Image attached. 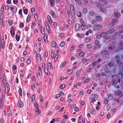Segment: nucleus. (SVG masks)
Listing matches in <instances>:
<instances>
[{
	"instance_id": "e2e57ef3",
	"label": "nucleus",
	"mask_w": 123,
	"mask_h": 123,
	"mask_svg": "<svg viewBox=\"0 0 123 123\" xmlns=\"http://www.w3.org/2000/svg\"><path fill=\"white\" fill-rule=\"evenodd\" d=\"M31 99L32 101H33L35 99V96L34 95H33L31 97Z\"/></svg>"
},
{
	"instance_id": "58836bf2",
	"label": "nucleus",
	"mask_w": 123,
	"mask_h": 123,
	"mask_svg": "<svg viewBox=\"0 0 123 123\" xmlns=\"http://www.w3.org/2000/svg\"><path fill=\"white\" fill-rule=\"evenodd\" d=\"M58 54L57 53L55 54L54 58L56 60H57L58 57Z\"/></svg>"
},
{
	"instance_id": "20e7f679",
	"label": "nucleus",
	"mask_w": 123,
	"mask_h": 123,
	"mask_svg": "<svg viewBox=\"0 0 123 123\" xmlns=\"http://www.w3.org/2000/svg\"><path fill=\"white\" fill-rule=\"evenodd\" d=\"M5 91L6 93H8L10 90L9 84L6 83L5 85Z\"/></svg>"
},
{
	"instance_id": "2eb2a0df",
	"label": "nucleus",
	"mask_w": 123,
	"mask_h": 123,
	"mask_svg": "<svg viewBox=\"0 0 123 123\" xmlns=\"http://www.w3.org/2000/svg\"><path fill=\"white\" fill-rule=\"evenodd\" d=\"M108 34L107 32H104L100 34V36H101L104 37H105L106 35Z\"/></svg>"
},
{
	"instance_id": "f8f14e48",
	"label": "nucleus",
	"mask_w": 123,
	"mask_h": 123,
	"mask_svg": "<svg viewBox=\"0 0 123 123\" xmlns=\"http://www.w3.org/2000/svg\"><path fill=\"white\" fill-rule=\"evenodd\" d=\"M47 18L48 20H49L50 24L51 25L52 24V21L51 19L50 16L49 15H48L47 16Z\"/></svg>"
},
{
	"instance_id": "09e8293b",
	"label": "nucleus",
	"mask_w": 123,
	"mask_h": 123,
	"mask_svg": "<svg viewBox=\"0 0 123 123\" xmlns=\"http://www.w3.org/2000/svg\"><path fill=\"white\" fill-rule=\"evenodd\" d=\"M87 61V60L86 58H84L82 60V61L83 62H86Z\"/></svg>"
},
{
	"instance_id": "79ce46f5",
	"label": "nucleus",
	"mask_w": 123,
	"mask_h": 123,
	"mask_svg": "<svg viewBox=\"0 0 123 123\" xmlns=\"http://www.w3.org/2000/svg\"><path fill=\"white\" fill-rule=\"evenodd\" d=\"M24 13L26 14H27L28 13V10L27 9H25L23 11Z\"/></svg>"
},
{
	"instance_id": "774afa93",
	"label": "nucleus",
	"mask_w": 123,
	"mask_h": 123,
	"mask_svg": "<svg viewBox=\"0 0 123 123\" xmlns=\"http://www.w3.org/2000/svg\"><path fill=\"white\" fill-rule=\"evenodd\" d=\"M48 55V52H46L45 53V55H44V56L45 57H47Z\"/></svg>"
},
{
	"instance_id": "393cba45",
	"label": "nucleus",
	"mask_w": 123,
	"mask_h": 123,
	"mask_svg": "<svg viewBox=\"0 0 123 123\" xmlns=\"http://www.w3.org/2000/svg\"><path fill=\"white\" fill-rule=\"evenodd\" d=\"M65 44V42L64 41H62L60 43V45L61 47H63L64 46Z\"/></svg>"
},
{
	"instance_id": "6e6d98bb",
	"label": "nucleus",
	"mask_w": 123,
	"mask_h": 123,
	"mask_svg": "<svg viewBox=\"0 0 123 123\" xmlns=\"http://www.w3.org/2000/svg\"><path fill=\"white\" fill-rule=\"evenodd\" d=\"M105 72L107 73L109 72V69L107 68L105 69Z\"/></svg>"
},
{
	"instance_id": "412c9836",
	"label": "nucleus",
	"mask_w": 123,
	"mask_h": 123,
	"mask_svg": "<svg viewBox=\"0 0 123 123\" xmlns=\"http://www.w3.org/2000/svg\"><path fill=\"white\" fill-rule=\"evenodd\" d=\"M114 15L116 18H117L120 16V14L118 12H115L114 13Z\"/></svg>"
},
{
	"instance_id": "473e14b6",
	"label": "nucleus",
	"mask_w": 123,
	"mask_h": 123,
	"mask_svg": "<svg viewBox=\"0 0 123 123\" xmlns=\"http://www.w3.org/2000/svg\"><path fill=\"white\" fill-rule=\"evenodd\" d=\"M108 99L110 100L113 99V97L111 94H109L108 95Z\"/></svg>"
},
{
	"instance_id": "c03bdc74",
	"label": "nucleus",
	"mask_w": 123,
	"mask_h": 123,
	"mask_svg": "<svg viewBox=\"0 0 123 123\" xmlns=\"http://www.w3.org/2000/svg\"><path fill=\"white\" fill-rule=\"evenodd\" d=\"M100 10L101 12H105V11H106V9L105 8H100Z\"/></svg>"
},
{
	"instance_id": "bb28decb",
	"label": "nucleus",
	"mask_w": 123,
	"mask_h": 123,
	"mask_svg": "<svg viewBox=\"0 0 123 123\" xmlns=\"http://www.w3.org/2000/svg\"><path fill=\"white\" fill-rule=\"evenodd\" d=\"M47 30L49 33H50V29L49 26H47L46 27Z\"/></svg>"
},
{
	"instance_id": "603ef678",
	"label": "nucleus",
	"mask_w": 123,
	"mask_h": 123,
	"mask_svg": "<svg viewBox=\"0 0 123 123\" xmlns=\"http://www.w3.org/2000/svg\"><path fill=\"white\" fill-rule=\"evenodd\" d=\"M53 25L54 27L56 28L57 26V23L56 22H54L53 23Z\"/></svg>"
},
{
	"instance_id": "a211bd4d",
	"label": "nucleus",
	"mask_w": 123,
	"mask_h": 123,
	"mask_svg": "<svg viewBox=\"0 0 123 123\" xmlns=\"http://www.w3.org/2000/svg\"><path fill=\"white\" fill-rule=\"evenodd\" d=\"M87 9L86 8H84L82 10V12L84 14H86L87 12Z\"/></svg>"
},
{
	"instance_id": "c9c22d12",
	"label": "nucleus",
	"mask_w": 123,
	"mask_h": 123,
	"mask_svg": "<svg viewBox=\"0 0 123 123\" xmlns=\"http://www.w3.org/2000/svg\"><path fill=\"white\" fill-rule=\"evenodd\" d=\"M24 24L22 22H20V24L19 25V27L21 28L23 27H24Z\"/></svg>"
},
{
	"instance_id": "423d86ee",
	"label": "nucleus",
	"mask_w": 123,
	"mask_h": 123,
	"mask_svg": "<svg viewBox=\"0 0 123 123\" xmlns=\"http://www.w3.org/2000/svg\"><path fill=\"white\" fill-rule=\"evenodd\" d=\"M98 96L96 94H93L91 95L90 96V99H94L95 98H98Z\"/></svg>"
},
{
	"instance_id": "1a4fd4ad",
	"label": "nucleus",
	"mask_w": 123,
	"mask_h": 123,
	"mask_svg": "<svg viewBox=\"0 0 123 123\" xmlns=\"http://www.w3.org/2000/svg\"><path fill=\"white\" fill-rule=\"evenodd\" d=\"M115 94L116 95H119L120 97H121L122 96V93L121 92V91H116L115 92Z\"/></svg>"
},
{
	"instance_id": "a878e982",
	"label": "nucleus",
	"mask_w": 123,
	"mask_h": 123,
	"mask_svg": "<svg viewBox=\"0 0 123 123\" xmlns=\"http://www.w3.org/2000/svg\"><path fill=\"white\" fill-rule=\"evenodd\" d=\"M47 65L48 68L49 69L51 68L52 66L51 63V62H49L48 63Z\"/></svg>"
},
{
	"instance_id": "f03ea898",
	"label": "nucleus",
	"mask_w": 123,
	"mask_h": 123,
	"mask_svg": "<svg viewBox=\"0 0 123 123\" xmlns=\"http://www.w3.org/2000/svg\"><path fill=\"white\" fill-rule=\"evenodd\" d=\"M102 27V26L101 25L96 24L94 26L93 29V30L96 31L101 29Z\"/></svg>"
},
{
	"instance_id": "6ab92c4d",
	"label": "nucleus",
	"mask_w": 123,
	"mask_h": 123,
	"mask_svg": "<svg viewBox=\"0 0 123 123\" xmlns=\"http://www.w3.org/2000/svg\"><path fill=\"white\" fill-rule=\"evenodd\" d=\"M109 53V52L108 51H103L102 53L103 55H105L106 54H108Z\"/></svg>"
},
{
	"instance_id": "9d476101",
	"label": "nucleus",
	"mask_w": 123,
	"mask_h": 123,
	"mask_svg": "<svg viewBox=\"0 0 123 123\" xmlns=\"http://www.w3.org/2000/svg\"><path fill=\"white\" fill-rule=\"evenodd\" d=\"M80 25L78 24H76L75 26V30L76 31H78L79 29Z\"/></svg>"
},
{
	"instance_id": "7ed1b4c3",
	"label": "nucleus",
	"mask_w": 123,
	"mask_h": 123,
	"mask_svg": "<svg viewBox=\"0 0 123 123\" xmlns=\"http://www.w3.org/2000/svg\"><path fill=\"white\" fill-rule=\"evenodd\" d=\"M70 8L71 11V13L72 14V16H75V10L74 6L73 4H71L70 5Z\"/></svg>"
},
{
	"instance_id": "b1692460",
	"label": "nucleus",
	"mask_w": 123,
	"mask_h": 123,
	"mask_svg": "<svg viewBox=\"0 0 123 123\" xmlns=\"http://www.w3.org/2000/svg\"><path fill=\"white\" fill-rule=\"evenodd\" d=\"M115 48V46L114 45H113L111 46H110L109 47V50H111L114 49Z\"/></svg>"
},
{
	"instance_id": "0eeeda50",
	"label": "nucleus",
	"mask_w": 123,
	"mask_h": 123,
	"mask_svg": "<svg viewBox=\"0 0 123 123\" xmlns=\"http://www.w3.org/2000/svg\"><path fill=\"white\" fill-rule=\"evenodd\" d=\"M36 57L37 60L38 61H40L41 60V56L39 54H37L36 55Z\"/></svg>"
},
{
	"instance_id": "e433bc0d",
	"label": "nucleus",
	"mask_w": 123,
	"mask_h": 123,
	"mask_svg": "<svg viewBox=\"0 0 123 123\" xmlns=\"http://www.w3.org/2000/svg\"><path fill=\"white\" fill-rule=\"evenodd\" d=\"M19 94L21 96L22 95V90L21 88H19Z\"/></svg>"
},
{
	"instance_id": "864d4df0",
	"label": "nucleus",
	"mask_w": 123,
	"mask_h": 123,
	"mask_svg": "<svg viewBox=\"0 0 123 123\" xmlns=\"http://www.w3.org/2000/svg\"><path fill=\"white\" fill-rule=\"evenodd\" d=\"M64 36V33H61L60 35L59 36L62 37H63Z\"/></svg>"
},
{
	"instance_id": "6e6552de",
	"label": "nucleus",
	"mask_w": 123,
	"mask_h": 123,
	"mask_svg": "<svg viewBox=\"0 0 123 123\" xmlns=\"http://www.w3.org/2000/svg\"><path fill=\"white\" fill-rule=\"evenodd\" d=\"M18 105L19 107H22L23 106L24 104L22 101H18Z\"/></svg>"
},
{
	"instance_id": "3c124183",
	"label": "nucleus",
	"mask_w": 123,
	"mask_h": 123,
	"mask_svg": "<svg viewBox=\"0 0 123 123\" xmlns=\"http://www.w3.org/2000/svg\"><path fill=\"white\" fill-rule=\"evenodd\" d=\"M97 62L95 61L92 62V65L93 66H95L97 64Z\"/></svg>"
},
{
	"instance_id": "0e129e2a",
	"label": "nucleus",
	"mask_w": 123,
	"mask_h": 123,
	"mask_svg": "<svg viewBox=\"0 0 123 123\" xmlns=\"http://www.w3.org/2000/svg\"><path fill=\"white\" fill-rule=\"evenodd\" d=\"M60 88L61 89H63L65 87V86L64 84H62L60 86Z\"/></svg>"
},
{
	"instance_id": "7c9ffc66",
	"label": "nucleus",
	"mask_w": 123,
	"mask_h": 123,
	"mask_svg": "<svg viewBox=\"0 0 123 123\" xmlns=\"http://www.w3.org/2000/svg\"><path fill=\"white\" fill-rule=\"evenodd\" d=\"M8 21L9 25L10 26H11L12 24V21L10 19H8Z\"/></svg>"
},
{
	"instance_id": "9b49d317",
	"label": "nucleus",
	"mask_w": 123,
	"mask_h": 123,
	"mask_svg": "<svg viewBox=\"0 0 123 123\" xmlns=\"http://www.w3.org/2000/svg\"><path fill=\"white\" fill-rule=\"evenodd\" d=\"M116 31V29H112L108 31H107L108 34L114 32V31Z\"/></svg>"
},
{
	"instance_id": "dca6fc26",
	"label": "nucleus",
	"mask_w": 123,
	"mask_h": 123,
	"mask_svg": "<svg viewBox=\"0 0 123 123\" xmlns=\"http://www.w3.org/2000/svg\"><path fill=\"white\" fill-rule=\"evenodd\" d=\"M54 51L53 50H52L51 51V58L52 59H53L54 58Z\"/></svg>"
},
{
	"instance_id": "680f3d73",
	"label": "nucleus",
	"mask_w": 123,
	"mask_h": 123,
	"mask_svg": "<svg viewBox=\"0 0 123 123\" xmlns=\"http://www.w3.org/2000/svg\"><path fill=\"white\" fill-rule=\"evenodd\" d=\"M55 50L56 51L57 53L60 51V49L58 48H56L55 49Z\"/></svg>"
},
{
	"instance_id": "f257e3e1",
	"label": "nucleus",
	"mask_w": 123,
	"mask_h": 123,
	"mask_svg": "<svg viewBox=\"0 0 123 123\" xmlns=\"http://www.w3.org/2000/svg\"><path fill=\"white\" fill-rule=\"evenodd\" d=\"M34 105L35 108L36 114L37 115L39 114L40 113L41 111L39 109V105L37 103L35 102Z\"/></svg>"
},
{
	"instance_id": "aec40b11",
	"label": "nucleus",
	"mask_w": 123,
	"mask_h": 123,
	"mask_svg": "<svg viewBox=\"0 0 123 123\" xmlns=\"http://www.w3.org/2000/svg\"><path fill=\"white\" fill-rule=\"evenodd\" d=\"M44 70L45 73L46 74H47L48 75H49L50 74V73L49 71L48 70L47 68L46 69H45Z\"/></svg>"
},
{
	"instance_id": "a18cd8bd",
	"label": "nucleus",
	"mask_w": 123,
	"mask_h": 123,
	"mask_svg": "<svg viewBox=\"0 0 123 123\" xmlns=\"http://www.w3.org/2000/svg\"><path fill=\"white\" fill-rule=\"evenodd\" d=\"M7 112L8 113V114H10L11 116H12V112H11V111H10V109H8Z\"/></svg>"
},
{
	"instance_id": "72a5a7b5",
	"label": "nucleus",
	"mask_w": 123,
	"mask_h": 123,
	"mask_svg": "<svg viewBox=\"0 0 123 123\" xmlns=\"http://www.w3.org/2000/svg\"><path fill=\"white\" fill-rule=\"evenodd\" d=\"M77 15L79 17H81V13L79 12L78 11L77 12Z\"/></svg>"
},
{
	"instance_id": "2f4dec72",
	"label": "nucleus",
	"mask_w": 123,
	"mask_h": 123,
	"mask_svg": "<svg viewBox=\"0 0 123 123\" xmlns=\"http://www.w3.org/2000/svg\"><path fill=\"white\" fill-rule=\"evenodd\" d=\"M4 100L3 98L1 99V106H3L4 104Z\"/></svg>"
},
{
	"instance_id": "ea45409f",
	"label": "nucleus",
	"mask_w": 123,
	"mask_h": 123,
	"mask_svg": "<svg viewBox=\"0 0 123 123\" xmlns=\"http://www.w3.org/2000/svg\"><path fill=\"white\" fill-rule=\"evenodd\" d=\"M31 88L33 90H34L35 89V85L34 84H32L31 85Z\"/></svg>"
},
{
	"instance_id": "4be33fe9",
	"label": "nucleus",
	"mask_w": 123,
	"mask_h": 123,
	"mask_svg": "<svg viewBox=\"0 0 123 123\" xmlns=\"http://www.w3.org/2000/svg\"><path fill=\"white\" fill-rule=\"evenodd\" d=\"M54 0H49V2L50 5L51 6H54Z\"/></svg>"
},
{
	"instance_id": "052dcab7",
	"label": "nucleus",
	"mask_w": 123,
	"mask_h": 123,
	"mask_svg": "<svg viewBox=\"0 0 123 123\" xmlns=\"http://www.w3.org/2000/svg\"><path fill=\"white\" fill-rule=\"evenodd\" d=\"M12 69L13 70H15L16 69L17 67L16 65H13L12 66Z\"/></svg>"
},
{
	"instance_id": "49530a36",
	"label": "nucleus",
	"mask_w": 123,
	"mask_h": 123,
	"mask_svg": "<svg viewBox=\"0 0 123 123\" xmlns=\"http://www.w3.org/2000/svg\"><path fill=\"white\" fill-rule=\"evenodd\" d=\"M79 109L78 107H75L74 108V111H75L77 112L79 111Z\"/></svg>"
},
{
	"instance_id": "4c0bfd02",
	"label": "nucleus",
	"mask_w": 123,
	"mask_h": 123,
	"mask_svg": "<svg viewBox=\"0 0 123 123\" xmlns=\"http://www.w3.org/2000/svg\"><path fill=\"white\" fill-rule=\"evenodd\" d=\"M77 35L78 37L80 38H82L83 37V36L82 34H80V35L79 33L77 34Z\"/></svg>"
},
{
	"instance_id": "bf43d9fd",
	"label": "nucleus",
	"mask_w": 123,
	"mask_h": 123,
	"mask_svg": "<svg viewBox=\"0 0 123 123\" xmlns=\"http://www.w3.org/2000/svg\"><path fill=\"white\" fill-rule=\"evenodd\" d=\"M105 102L106 105H107L108 103V101L107 99L105 98Z\"/></svg>"
},
{
	"instance_id": "5fc2aeb1",
	"label": "nucleus",
	"mask_w": 123,
	"mask_h": 123,
	"mask_svg": "<svg viewBox=\"0 0 123 123\" xmlns=\"http://www.w3.org/2000/svg\"><path fill=\"white\" fill-rule=\"evenodd\" d=\"M10 33L11 35H14L15 34V32L13 30H11L10 31Z\"/></svg>"
},
{
	"instance_id": "f3484780",
	"label": "nucleus",
	"mask_w": 123,
	"mask_h": 123,
	"mask_svg": "<svg viewBox=\"0 0 123 123\" xmlns=\"http://www.w3.org/2000/svg\"><path fill=\"white\" fill-rule=\"evenodd\" d=\"M66 65V62H62L61 64V66H60V68H62L64 67Z\"/></svg>"
},
{
	"instance_id": "69168bd1",
	"label": "nucleus",
	"mask_w": 123,
	"mask_h": 123,
	"mask_svg": "<svg viewBox=\"0 0 123 123\" xmlns=\"http://www.w3.org/2000/svg\"><path fill=\"white\" fill-rule=\"evenodd\" d=\"M115 23L114 22H112L110 23V25L111 26H112L115 25Z\"/></svg>"
},
{
	"instance_id": "cd10ccee",
	"label": "nucleus",
	"mask_w": 123,
	"mask_h": 123,
	"mask_svg": "<svg viewBox=\"0 0 123 123\" xmlns=\"http://www.w3.org/2000/svg\"><path fill=\"white\" fill-rule=\"evenodd\" d=\"M42 73V71L41 70V69L40 68V67L39 66V69H38V76H39V75L40 74H41Z\"/></svg>"
},
{
	"instance_id": "4d7b16f0",
	"label": "nucleus",
	"mask_w": 123,
	"mask_h": 123,
	"mask_svg": "<svg viewBox=\"0 0 123 123\" xmlns=\"http://www.w3.org/2000/svg\"><path fill=\"white\" fill-rule=\"evenodd\" d=\"M35 18L36 20H38V18L37 15V14H36L34 15Z\"/></svg>"
},
{
	"instance_id": "c756f323",
	"label": "nucleus",
	"mask_w": 123,
	"mask_h": 123,
	"mask_svg": "<svg viewBox=\"0 0 123 123\" xmlns=\"http://www.w3.org/2000/svg\"><path fill=\"white\" fill-rule=\"evenodd\" d=\"M41 32L42 34L43 35L45 33V31L44 29L43 28L41 29Z\"/></svg>"
},
{
	"instance_id": "5701e85b",
	"label": "nucleus",
	"mask_w": 123,
	"mask_h": 123,
	"mask_svg": "<svg viewBox=\"0 0 123 123\" xmlns=\"http://www.w3.org/2000/svg\"><path fill=\"white\" fill-rule=\"evenodd\" d=\"M96 13L93 12H91L89 13L90 15L92 17H93L95 15Z\"/></svg>"
},
{
	"instance_id": "f704fd0d",
	"label": "nucleus",
	"mask_w": 123,
	"mask_h": 123,
	"mask_svg": "<svg viewBox=\"0 0 123 123\" xmlns=\"http://www.w3.org/2000/svg\"><path fill=\"white\" fill-rule=\"evenodd\" d=\"M12 44L11 43H10L9 44V49L11 50L12 49Z\"/></svg>"
},
{
	"instance_id": "a19ab883",
	"label": "nucleus",
	"mask_w": 123,
	"mask_h": 123,
	"mask_svg": "<svg viewBox=\"0 0 123 123\" xmlns=\"http://www.w3.org/2000/svg\"><path fill=\"white\" fill-rule=\"evenodd\" d=\"M39 98L40 101L41 102H43V97L41 95L39 96Z\"/></svg>"
},
{
	"instance_id": "8fccbe9b",
	"label": "nucleus",
	"mask_w": 123,
	"mask_h": 123,
	"mask_svg": "<svg viewBox=\"0 0 123 123\" xmlns=\"http://www.w3.org/2000/svg\"><path fill=\"white\" fill-rule=\"evenodd\" d=\"M42 68L44 70L45 69H46L45 68V64L44 63H43L42 64Z\"/></svg>"
},
{
	"instance_id": "13d9d810",
	"label": "nucleus",
	"mask_w": 123,
	"mask_h": 123,
	"mask_svg": "<svg viewBox=\"0 0 123 123\" xmlns=\"http://www.w3.org/2000/svg\"><path fill=\"white\" fill-rule=\"evenodd\" d=\"M80 56L81 57H83L84 56L85 54L84 52H81L80 53Z\"/></svg>"
},
{
	"instance_id": "4468645a",
	"label": "nucleus",
	"mask_w": 123,
	"mask_h": 123,
	"mask_svg": "<svg viewBox=\"0 0 123 123\" xmlns=\"http://www.w3.org/2000/svg\"><path fill=\"white\" fill-rule=\"evenodd\" d=\"M2 48L3 49L4 47V39L1 40Z\"/></svg>"
},
{
	"instance_id": "338daca9",
	"label": "nucleus",
	"mask_w": 123,
	"mask_h": 123,
	"mask_svg": "<svg viewBox=\"0 0 123 123\" xmlns=\"http://www.w3.org/2000/svg\"><path fill=\"white\" fill-rule=\"evenodd\" d=\"M112 80L113 81V83L114 85H116L117 84V82L114 79H113Z\"/></svg>"
},
{
	"instance_id": "de8ad7c7",
	"label": "nucleus",
	"mask_w": 123,
	"mask_h": 123,
	"mask_svg": "<svg viewBox=\"0 0 123 123\" xmlns=\"http://www.w3.org/2000/svg\"><path fill=\"white\" fill-rule=\"evenodd\" d=\"M88 49H90L91 48L92 46L91 44L87 45L86 46Z\"/></svg>"
},
{
	"instance_id": "c85d7f7f",
	"label": "nucleus",
	"mask_w": 123,
	"mask_h": 123,
	"mask_svg": "<svg viewBox=\"0 0 123 123\" xmlns=\"http://www.w3.org/2000/svg\"><path fill=\"white\" fill-rule=\"evenodd\" d=\"M96 19L100 21L101 20V17L99 16H96Z\"/></svg>"
},
{
	"instance_id": "37998d69",
	"label": "nucleus",
	"mask_w": 123,
	"mask_h": 123,
	"mask_svg": "<svg viewBox=\"0 0 123 123\" xmlns=\"http://www.w3.org/2000/svg\"><path fill=\"white\" fill-rule=\"evenodd\" d=\"M16 39L17 41H18L19 40L20 37L16 35Z\"/></svg>"
},
{
	"instance_id": "39448f33",
	"label": "nucleus",
	"mask_w": 123,
	"mask_h": 123,
	"mask_svg": "<svg viewBox=\"0 0 123 123\" xmlns=\"http://www.w3.org/2000/svg\"><path fill=\"white\" fill-rule=\"evenodd\" d=\"M17 8L15 6H13V7H11V11H12V14H15L17 11Z\"/></svg>"
},
{
	"instance_id": "ddd939ff",
	"label": "nucleus",
	"mask_w": 123,
	"mask_h": 123,
	"mask_svg": "<svg viewBox=\"0 0 123 123\" xmlns=\"http://www.w3.org/2000/svg\"><path fill=\"white\" fill-rule=\"evenodd\" d=\"M51 45L52 47H55L57 44L55 41H52L51 43Z\"/></svg>"
}]
</instances>
